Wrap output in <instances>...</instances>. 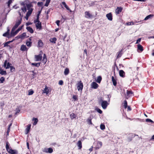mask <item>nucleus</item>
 I'll use <instances>...</instances> for the list:
<instances>
[{
	"mask_svg": "<svg viewBox=\"0 0 154 154\" xmlns=\"http://www.w3.org/2000/svg\"><path fill=\"white\" fill-rule=\"evenodd\" d=\"M35 61H41L42 59V55L41 54H39L38 55H35Z\"/></svg>",
	"mask_w": 154,
	"mask_h": 154,
	"instance_id": "7ed1b4c3",
	"label": "nucleus"
},
{
	"mask_svg": "<svg viewBox=\"0 0 154 154\" xmlns=\"http://www.w3.org/2000/svg\"><path fill=\"white\" fill-rule=\"evenodd\" d=\"M102 146V143L101 142L98 141L97 146L94 147L96 150H97L101 148Z\"/></svg>",
	"mask_w": 154,
	"mask_h": 154,
	"instance_id": "423d86ee",
	"label": "nucleus"
},
{
	"mask_svg": "<svg viewBox=\"0 0 154 154\" xmlns=\"http://www.w3.org/2000/svg\"><path fill=\"white\" fill-rule=\"evenodd\" d=\"M127 25L128 26L133 25H134V23L133 22H129L127 23Z\"/></svg>",
	"mask_w": 154,
	"mask_h": 154,
	"instance_id": "13d9d810",
	"label": "nucleus"
},
{
	"mask_svg": "<svg viewBox=\"0 0 154 154\" xmlns=\"http://www.w3.org/2000/svg\"><path fill=\"white\" fill-rule=\"evenodd\" d=\"M32 6V5L31 4H28L26 5V7L27 8V10L29 11L31 9H32V8H31V7Z\"/></svg>",
	"mask_w": 154,
	"mask_h": 154,
	"instance_id": "58836bf2",
	"label": "nucleus"
},
{
	"mask_svg": "<svg viewBox=\"0 0 154 154\" xmlns=\"http://www.w3.org/2000/svg\"><path fill=\"white\" fill-rule=\"evenodd\" d=\"M28 48H26V46L24 45H22L21 46L20 50L23 51H27Z\"/></svg>",
	"mask_w": 154,
	"mask_h": 154,
	"instance_id": "a211bd4d",
	"label": "nucleus"
},
{
	"mask_svg": "<svg viewBox=\"0 0 154 154\" xmlns=\"http://www.w3.org/2000/svg\"><path fill=\"white\" fill-rule=\"evenodd\" d=\"M119 75L120 76L124 78L125 76V72L122 70H120L119 71Z\"/></svg>",
	"mask_w": 154,
	"mask_h": 154,
	"instance_id": "9d476101",
	"label": "nucleus"
},
{
	"mask_svg": "<svg viewBox=\"0 0 154 154\" xmlns=\"http://www.w3.org/2000/svg\"><path fill=\"white\" fill-rule=\"evenodd\" d=\"M21 22V20H19L18 21L16 22L15 25L14 26L12 29V31L14 30L16 28H17L18 26L20 24Z\"/></svg>",
	"mask_w": 154,
	"mask_h": 154,
	"instance_id": "20e7f679",
	"label": "nucleus"
},
{
	"mask_svg": "<svg viewBox=\"0 0 154 154\" xmlns=\"http://www.w3.org/2000/svg\"><path fill=\"white\" fill-rule=\"evenodd\" d=\"M45 151L47 153H51L53 152V149L51 148H49L48 149H45Z\"/></svg>",
	"mask_w": 154,
	"mask_h": 154,
	"instance_id": "6ab92c4d",
	"label": "nucleus"
},
{
	"mask_svg": "<svg viewBox=\"0 0 154 154\" xmlns=\"http://www.w3.org/2000/svg\"><path fill=\"white\" fill-rule=\"evenodd\" d=\"M23 25L22 26H21V27H19L17 30L19 31V32L21 30V29H22L23 27Z\"/></svg>",
	"mask_w": 154,
	"mask_h": 154,
	"instance_id": "774afa93",
	"label": "nucleus"
},
{
	"mask_svg": "<svg viewBox=\"0 0 154 154\" xmlns=\"http://www.w3.org/2000/svg\"><path fill=\"white\" fill-rule=\"evenodd\" d=\"M99 86L95 82H93L91 84L92 88L96 89Z\"/></svg>",
	"mask_w": 154,
	"mask_h": 154,
	"instance_id": "6e6552de",
	"label": "nucleus"
},
{
	"mask_svg": "<svg viewBox=\"0 0 154 154\" xmlns=\"http://www.w3.org/2000/svg\"><path fill=\"white\" fill-rule=\"evenodd\" d=\"M57 40V39L56 38L54 37L52 38H51V39L50 40V41L51 43L55 44L56 43Z\"/></svg>",
	"mask_w": 154,
	"mask_h": 154,
	"instance_id": "7c9ffc66",
	"label": "nucleus"
},
{
	"mask_svg": "<svg viewBox=\"0 0 154 154\" xmlns=\"http://www.w3.org/2000/svg\"><path fill=\"white\" fill-rule=\"evenodd\" d=\"M102 77L101 76H99L97 77L96 81L97 83H100Z\"/></svg>",
	"mask_w": 154,
	"mask_h": 154,
	"instance_id": "e433bc0d",
	"label": "nucleus"
},
{
	"mask_svg": "<svg viewBox=\"0 0 154 154\" xmlns=\"http://www.w3.org/2000/svg\"><path fill=\"white\" fill-rule=\"evenodd\" d=\"M7 60H5L4 63V66L5 68L7 66Z\"/></svg>",
	"mask_w": 154,
	"mask_h": 154,
	"instance_id": "e2e57ef3",
	"label": "nucleus"
},
{
	"mask_svg": "<svg viewBox=\"0 0 154 154\" xmlns=\"http://www.w3.org/2000/svg\"><path fill=\"white\" fill-rule=\"evenodd\" d=\"M35 26L37 29H41L42 28L41 23L39 21L38 22H37L36 23Z\"/></svg>",
	"mask_w": 154,
	"mask_h": 154,
	"instance_id": "9b49d317",
	"label": "nucleus"
},
{
	"mask_svg": "<svg viewBox=\"0 0 154 154\" xmlns=\"http://www.w3.org/2000/svg\"><path fill=\"white\" fill-rule=\"evenodd\" d=\"M70 117L71 119L73 120L74 119H75L76 117V116L74 113H72L70 115Z\"/></svg>",
	"mask_w": 154,
	"mask_h": 154,
	"instance_id": "473e14b6",
	"label": "nucleus"
},
{
	"mask_svg": "<svg viewBox=\"0 0 154 154\" xmlns=\"http://www.w3.org/2000/svg\"><path fill=\"white\" fill-rule=\"evenodd\" d=\"M91 120H92V119L91 117L87 119V122L88 124H89V125H92V124Z\"/></svg>",
	"mask_w": 154,
	"mask_h": 154,
	"instance_id": "c9c22d12",
	"label": "nucleus"
},
{
	"mask_svg": "<svg viewBox=\"0 0 154 154\" xmlns=\"http://www.w3.org/2000/svg\"><path fill=\"white\" fill-rule=\"evenodd\" d=\"M34 93L33 91L32 90H30L29 91L28 95H32Z\"/></svg>",
	"mask_w": 154,
	"mask_h": 154,
	"instance_id": "09e8293b",
	"label": "nucleus"
},
{
	"mask_svg": "<svg viewBox=\"0 0 154 154\" xmlns=\"http://www.w3.org/2000/svg\"><path fill=\"white\" fill-rule=\"evenodd\" d=\"M100 128L102 130H103L105 129V127L104 125L101 124L100 126Z\"/></svg>",
	"mask_w": 154,
	"mask_h": 154,
	"instance_id": "a18cd8bd",
	"label": "nucleus"
},
{
	"mask_svg": "<svg viewBox=\"0 0 154 154\" xmlns=\"http://www.w3.org/2000/svg\"><path fill=\"white\" fill-rule=\"evenodd\" d=\"M127 108V110L128 111H130L131 110V109L130 106H128Z\"/></svg>",
	"mask_w": 154,
	"mask_h": 154,
	"instance_id": "69168bd1",
	"label": "nucleus"
},
{
	"mask_svg": "<svg viewBox=\"0 0 154 154\" xmlns=\"http://www.w3.org/2000/svg\"><path fill=\"white\" fill-rule=\"evenodd\" d=\"M134 136L133 134H131L129 135V137H128V139L129 141H131L132 140V138L134 137Z\"/></svg>",
	"mask_w": 154,
	"mask_h": 154,
	"instance_id": "a19ab883",
	"label": "nucleus"
},
{
	"mask_svg": "<svg viewBox=\"0 0 154 154\" xmlns=\"http://www.w3.org/2000/svg\"><path fill=\"white\" fill-rule=\"evenodd\" d=\"M49 92V89H48V88L47 87V86H45V88L43 90L42 93H46V94H48Z\"/></svg>",
	"mask_w": 154,
	"mask_h": 154,
	"instance_id": "2eb2a0df",
	"label": "nucleus"
},
{
	"mask_svg": "<svg viewBox=\"0 0 154 154\" xmlns=\"http://www.w3.org/2000/svg\"><path fill=\"white\" fill-rule=\"evenodd\" d=\"M118 54L117 56V58H119V57H120L122 55L121 54V51H120V52H118Z\"/></svg>",
	"mask_w": 154,
	"mask_h": 154,
	"instance_id": "052dcab7",
	"label": "nucleus"
},
{
	"mask_svg": "<svg viewBox=\"0 0 154 154\" xmlns=\"http://www.w3.org/2000/svg\"><path fill=\"white\" fill-rule=\"evenodd\" d=\"M85 17L87 18H91L92 17L91 14H90L89 11H86L85 12Z\"/></svg>",
	"mask_w": 154,
	"mask_h": 154,
	"instance_id": "f8f14e48",
	"label": "nucleus"
},
{
	"mask_svg": "<svg viewBox=\"0 0 154 154\" xmlns=\"http://www.w3.org/2000/svg\"><path fill=\"white\" fill-rule=\"evenodd\" d=\"M12 0H9L7 2L8 6V8L10 7V5L12 3Z\"/></svg>",
	"mask_w": 154,
	"mask_h": 154,
	"instance_id": "de8ad7c7",
	"label": "nucleus"
},
{
	"mask_svg": "<svg viewBox=\"0 0 154 154\" xmlns=\"http://www.w3.org/2000/svg\"><path fill=\"white\" fill-rule=\"evenodd\" d=\"M26 29L28 32H29L31 33H33L34 32V31L32 29L30 26L27 27Z\"/></svg>",
	"mask_w": 154,
	"mask_h": 154,
	"instance_id": "b1692460",
	"label": "nucleus"
},
{
	"mask_svg": "<svg viewBox=\"0 0 154 154\" xmlns=\"http://www.w3.org/2000/svg\"><path fill=\"white\" fill-rule=\"evenodd\" d=\"M5 105L4 101L0 102V106L1 107H3Z\"/></svg>",
	"mask_w": 154,
	"mask_h": 154,
	"instance_id": "680f3d73",
	"label": "nucleus"
},
{
	"mask_svg": "<svg viewBox=\"0 0 154 154\" xmlns=\"http://www.w3.org/2000/svg\"><path fill=\"white\" fill-rule=\"evenodd\" d=\"M21 10L25 13L26 12L27 8L26 6H24L21 8Z\"/></svg>",
	"mask_w": 154,
	"mask_h": 154,
	"instance_id": "4c0bfd02",
	"label": "nucleus"
},
{
	"mask_svg": "<svg viewBox=\"0 0 154 154\" xmlns=\"http://www.w3.org/2000/svg\"><path fill=\"white\" fill-rule=\"evenodd\" d=\"M77 87L79 91L82 92L83 87V85L81 81H80L78 82L77 84Z\"/></svg>",
	"mask_w": 154,
	"mask_h": 154,
	"instance_id": "f03ea898",
	"label": "nucleus"
},
{
	"mask_svg": "<svg viewBox=\"0 0 154 154\" xmlns=\"http://www.w3.org/2000/svg\"><path fill=\"white\" fill-rule=\"evenodd\" d=\"M43 3L42 2H38L37 3V5L39 6H42L43 5Z\"/></svg>",
	"mask_w": 154,
	"mask_h": 154,
	"instance_id": "6e6d98bb",
	"label": "nucleus"
},
{
	"mask_svg": "<svg viewBox=\"0 0 154 154\" xmlns=\"http://www.w3.org/2000/svg\"><path fill=\"white\" fill-rule=\"evenodd\" d=\"M72 98L74 99L75 100H77L78 99V96L76 95H73L72 96Z\"/></svg>",
	"mask_w": 154,
	"mask_h": 154,
	"instance_id": "603ef678",
	"label": "nucleus"
},
{
	"mask_svg": "<svg viewBox=\"0 0 154 154\" xmlns=\"http://www.w3.org/2000/svg\"><path fill=\"white\" fill-rule=\"evenodd\" d=\"M11 65V64L9 62H8L7 63V65L6 66V69H9L10 67L11 66L10 65Z\"/></svg>",
	"mask_w": 154,
	"mask_h": 154,
	"instance_id": "8fccbe9b",
	"label": "nucleus"
},
{
	"mask_svg": "<svg viewBox=\"0 0 154 154\" xmlns=\"http://www.w3.org/2000/svg\"><path fill=\"white\" fill-rule=\"evenodd\" d=\"M50 1L51 0H46V2L45 5V6L46 7L48 6L50 2Z\"/></svg>",
	"mask_w": 154,
	"mask_h": 154,
	"instance_id": "c03bdc74",
	"label": "nucleus"
},
{
	"mask_svg": "<svg viewBox=\"0 0 154 154\" xmlns=\"http://www.w3.org/2000/svg\"><path fill=\"white\" fill-rule=\"evenodd\" d=\"M5 81V79L3 77H1L0 79V83H3Z\"/></svg>",
	"mask_w": 154,
	"mask_h": 154,
	"instance_id": "49530a36",
	"label": "nucleus"
},
{
	"mask_svg": "<svg viewBox=\"0 0 154 154\" xmlns=\"http://www.w3.org/2000/svg\"><path fill=\"white\" fill-rule=\"evenodd\" d=\"M6 149L7 151L10 154H18L17 150L12 149L11 147H9V144L8 142L6 143Z\"/></svg>",
	"mask_w": 154,
	"mask_h": 154,
	"instance_id": "f257e3e1",
	"label": "nucleus"
},
{
	"mask_svg": "<svg viewBox=\"0 0 154 154\" xmlns=\"http://www.w3.org/2000/svg\"><path fill=\"white\" fill-rule=\"evenodd\" d=\"M13 42V41H9L8 42H7L5 43L4 44V47H6V46H8V44L10 43L11 42Z\"/></svg>",
	"mask_w": 154,
	"mask_h": 154,
	"instance_id": "37998d69",
	"label": "nucleus"
},
{
	"mask_svg": "<svg viewBox=\"0 0 154 154\" xmlns=\"http://www.w3.org/2000/svg\"><path fill=\"white\" fill-rule=\"evenodd\" d=\"M141 38H138L137 40V41H136V44H137L139 42H140L141 41Z\"/></svg>",
	"mask_w": 154,
	"mask_h": 154,
	"instance_id": "338daca9",
	"label": "nucleus"
},
{
	"mask_svg": "<svg viewBox=\"0 0 154 154\" xmlns=\"http://www.w3.org/2000/svg\"><path fill=\"white\" fill-rule=\"evenodd\" d=\"M106 16L108 20L110 21L112 20V14L111 13H109L108 14H106Z\"/></svg>",
	"mask_w": 154,
	"mask_h": 154,
	"instance_id": "1a4fd4ad",
	"label": "nucleus"
},
{
	"mask_svg": "<svg viewBox=\"0 0 154 154\" xmlns=\"http://www.w3.org/2000/svg\"><path fill=\"white\" fill-rule=\"evenodd\" d=\"M108 105V103L106 101H104L101 103V106L104 109H105L106 108Z\"/></svg>",
	"mask_w": 154,
	"mask_h": 154,
	"instance_id": "39448f33",
	"label": "nucleus"
},
{
	"mask_svg": "<svg viewBox=\"0 0 154 154\" xmlns=\"http://www.w3.org/2000/svg\"><path fill=\"white\" fill-rule=\"evenodd\" d=\"M12 31H11V36L12 37L14 36L19 32V31L17 29L14 32H13Z\"/></svg>",
	"mask_w": 154,
	"mask_h": 154,
	"instance_id": "72a5a7b5",
	"label": "nucleus"
},
{
	"mask_svg": "<svg viewBox=\"0 0 154 154\" xmlns=\"http://www.w3.org/2000/svg\"><path fill=\"white\" fill-rule=\"evenodd\" d=\"M127 102L126 100L124 101V102L122 103V105L124 106L125 109H126L128 106Z\"/></svg>",
	"mask_w": 154,
	"mask_h": 154,
	"instance_id": "cd10ccee",
	"label": "nucleus"
},
{
	"mask_svg": "<svg viewBox=\"0 0 154 154\" xmlns=\"http://www.w3.org/2000/svg\"><path fill=\"white\" fill-rule=\"evenodd\" d=\"M63 84V80H60L59 82V84L60 85H62Z\"/></svg>",
	"mask_w": 154,
	"mask_h": 154,
	"instance_id": "bf43d9fd",
	"label": "nucleus"
},
{
	"mask_svg": "<svg viewBox=\"0 0 154 154\" xmlns=\"http://www.w3.org/2000/svg\"><path fill=\"white\" fill-rule=\"evenodd\" d=\"M10 70H11V72H12L13 71H15V68L14 66H11L10 67Z\"/></svg>",
	"mask_w": 154,
	"mask_h": 154,
	"instance_id": "864d4df0",
	"label": "nucleus"
},
{
	"mask_svg": "<svg viewBox=\"0 0 154 154\" xmlns=\"http://www.w3.org/2000/svg\"><path fill=\"white\" fill-rule=\"evenodd\" d=\"M33 11V9H31V10L28 11L26 14V17H27V18L28 19L29 17Z\"/></svg>",
	"mask_w": 154,
	"mask_h": 154,
	"instance_id": "412c9836",
	"label": "nucleus"
},
{
	"mask_svg": "<svg viewBox=\"0 0 154 154\" xmlns=\"http://www.w3.org/2000/svg\"><path fill=\"white\" fill-rule=\"evenodd\" d=\"M9 31L10 30L9 29H8V30L6 32L4 33L3 35V36L4 37H8V36L9 35Z\"/></svg>",
	"mask_w": 154,
	"mask_h": 154,
	"instance_id": "5701e85b",
	"label": "nucleus"
},
{
	"mask_svg": "<svg viewBox=\"0 0 154 154\" xmlns=\"http://www.w3.org/2000/svg\"><path fill=\"white\" fill-rule=\"evenodd\" d=\"M20 111V109L19 108H17L16 110V112L15 113V114H17V113H19Z\"/></svg>",
	"mask_w": 154,
	"mask_h": 154,
	"instance_id": "5fc2aeb1",
	"label": "nucleus"
},
{
	"mask_svg": "<svg viewBox=\"0 0 154 154\" xmlns=\"http://www.w3.org/2000/svg\"><path fill=\"white\" fill-rule=\"evenodd\" d=\"M41 10L39 11L38 12V13L37 14L36 16V19L34 20V23H36L37 22L39 21V16L41 13Z\"/></svg>",
	"mask_w": 154,
	"mask_h": 154,
	"instance_id": "4468645a",
	"label": "nucleus"
},
{
	"mask_svg": "<svg viewBox=\"0 0 154 154\" xmlns=\"http://www.w3.org/2000/svg\"><path fill=\"white\" fill-rule=\"evenodd\" d=\"M47 59L46 57V55L45 54H44L43 58L42 60V62L44 63V64H45L47 62Z\"/></svg>",
	"mask_w": 154,
	"mask_h": 154,
	"instance_id": "dca6fc26",
	"label": "nucleus"
},
{
	"mask_svg": "<svg viewBox=\"0 0 154 154\" xmlns=\"http://www.w3.org/2000/svg\"><path fill=\"white\" fill-rule=\"evenodd\" d=\"M44 45L43 43L42 40L41 39L38 41V47H42Z\"/></svg>",
	"mask_w": 154,
	"mask_h": 154,
	"instance_id": "f3484780",
	"label": "nucleus"
},
{
	"mask_svg": "<svg viewBox=\"0 0 154 154\" xmlns=\"http://www.w3.org/2000/svg\"><path fill=\"white\" fill-rule=\"evenodd\" d=\"M29 41H27L26 42V45L28 47H30L31 46L32 44V42H31V38H29Z\"/></svg>",
	"mask_w": 154,
	"mask_h": 154,
	"instance_id": "4be33fe9",
	"label": "nucleus"
},
{
	"mask_svg": "<svg viewBox=\"0 0 154 154\" xmlns=\"http://www.w3.org/2000/svg\"><path fill=\"white\" fill-rule=\"evenodd\" d=\"M0 74L2 75H6L7 74V73L6 71L3 70L1 69H0Z\"/></svg>",
	"mask_w": 154,
	"mask_h": 154,
	"instance_id": "393cba45",
	"label": "nucleus"
},
{
	"mask_svg": "<svg viewBox=\"0 0 154 154\" xmlns=\"http://www.w3.org/2000/svg\"><path fill=\"white\" fill-rule=\"evenodd\" d=\"M62 4L64 6V7L67 10L69 11H70L71 12H72L70 10L69 8L66 4L65 2H62Z\"/></svg>",
	"mask_w": 154,
	"mask_h": 154,
	"instance_id": "bb28decb",
	"label": "nucleus"
},
{
	"mask_svg": "<svg viewBox=\"0 0 154 154\" xmlns=\"http://www.w3.org/2000/svg\"><path fill=\"white\" fill-rule=\"evenodd\" d=\"M112 81L113 85L116 86L117 85V81L116 78H115L114 76L112 77Z\"/></svg>",
	"mask_w": 154,
	"mask_h": 154,
	"instance_id": "ddd939ff",
	"label": "nucleus"
},
{
	"mask_svg": "<svg viewBox=\"0 0 154 154\" xmlns=\"http://www.w3.org/2000/svg\"><path fill=\"white\" fill-rule=\"evenodd\" d=\"M123 8L121 7H117L115 10V12L116 14H119L122 11Z\"/></svg>",
	"mask_w": 154,
	"mask_h": 154,
	"instance_id": "0eeeda50",
	"label": "nucleus"
},
{
	"mask_svg": "<svg viewBox=\"0 0 154 154\" xmlns=\"http://www.w3.org/2000/svg\"><path fill=\"white\" fill-rule=\"evenodd\" d=\"M103 101V99L102 97H101L100 98V100H99V103H102L103 101Z\"/></svg>",
	"mask_w": 154,
	"mask_h": 154,
	"instance_id": "0e129e2a",
	"label": "nucleus"
},
{
	"mask_svg": "<svg viewBox=\"0 0 154 154\" xmlns=\"http://www.w3.org/2000/svg\"><path fill=\"white\" fill-rule=\"evenodd\" d=\"M32 120L34 121V122L33 124V125H36L37 124V122H38V119L37 118H33L32 119Z\"/></svg>",
	"mask_w": 154,
	"mask_h": 154,
	"instance_id": "79ce46f5",
	"label": "nucleus"
},
{
	"mask_svg": "<svg viewBox=\"0 0 154 154\" xmlns=\"http://www.w3.org/2000/svg\"><path fill=\"white\" fill-rule=\"evenodd\" d=\"M41 63H32L31 65L33 66H35L36 67H38L40 66Z\"/></svg>",
	"mask_w": 154,
	"mask_h": 154,
	"instance_id": "f704fd0d",
	"label": "nucleus"
},
{
	"mask_svg": "<svg viewBox=\"0 0 154 154\" xmlns=\"http://www.w3.org/2000/svg\"><path fill=\"white\" fill-rule=\"evenodd\" d=\"M31 125H29L27 126V127L26 129V134H27L29 133V131L30 130L31 128Z\"/></svg>",
	"mask_w": 154,
	"mask_h": 154,
	"instance_id": "2f4dec72",
	"label": "nucleus"
},
{
	"mask_svg": "<svg viewBox=\"0 0 154 154\" xmlns=\"http://www.w3.org/2000/svg\"><path fill=\"white\" fill-rule=\"evenodd\" d=\"M137 49L140 51L141 52L143 50V47L140 44H138L137 45Z\"/></svg>",
	"mask_w": 154,
	"mask_h": 154,
	"instance_id": "c85d7f7f",
	"label": "nucleus"
},
{
	"mask_svg": "<svg viewBox=\"0 0 154 154\" xmlns=\"http://www.w3.org/2000/svg\"><path fill=\"white\" fill-rule=\"evenodd\" d=\"M64 74L65 75H68L69 72V69L68 68H66L64 70Z\"/></svg>",
	"mask_w": 154,
	"mask_h": 154,
	"instance_id": "c756f323",
	"label": "nucleus"
},
{
	"mask_svg": "<svg viewBox=\"0 0 154 154\" xmlns=\"http://www.w3.org/2000/svg\"><path fill=\"white\" fill-rule=\"evenodd\" d=\"M77 145L79 147V149H81L82 147V143L81 140H79L77 143Z\"/></svg>",
	"mask_w": 154,
	"mask_h": 154,
	"instance_id": "a878e982",
	"label": "nucleus"
},
{
	"mask_svg": "<svg viewBox=\"0 0 154 154\" xmlns=\"http://www.w3.org/2000/svg\"><path fill=\"white\" fill-rule=\"evenodd\" d=\"M153 15L152 14H150L147 16L144 19L145 20H146L148 19L149 18H150L152 17L153 16Z\"/></svg>",
	"mask_w": 154,
	"mask_h": 154,
	"instance_id": "ea45409f",
	"label": "nucleus"
},
{
	"mask_svg": "<svg viewBox=\"0 0 154 154\" xmlns=\"http://www.w3.org/2000/svg\"><path fill=\"white\" fill-rule=\"evenodd\" d=\"M97 111L99 113L101 114L102 113V111L100 109L97 108L96 109Z\"/></svg>",
	"mask_w": 154,
	"mask_h": 154,
	"instance_id": "4d7b16f0",
	"label": "nucleus"
},
{
	"mask_svg": "<svg viewBox=\"0 0 154 154\" xmlns=\"http://www.w3.org/2000/svg\"><path fill=\"white\" fill-rule=\"evenodd\" d=\"M126 94L127 96L129 97L133 94V92L131 91L127 90L126 92Z\"/></svg>",
	"mask_w": 154,
	"mask_h": 154,
	"instance_id": "aec40b11",
	"label": "nucleus"
},
{
	"mask_svg": "<svg viewBox=\"0 0 154 154\" xmlns=\"http://www.w3.org/2000/svg\"><path fill=\"white\" fill-rule=\"evenodd\" d=\"M146 122H150L151 123H153L154 122L151 119H146Z\"/></svg>",
	"mask_w": 154,
	"mask_h": 154,
	"instance_id": "3c124183",
	"label": "nucleus"
}]
</instances>
